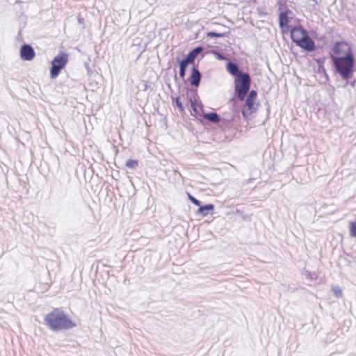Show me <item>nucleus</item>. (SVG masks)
I'll return each instance as SVG.
<instances>
[{"label":"nucleus","mask_w":356,"mask_h":356,"mask_svg":"<svg viewBox=\"0 0 356 356\" xmlns=\"http://www.w3.org/2000/svg\"><path fill=\"white\" fill-rule=\"evenodd\" d=\"M251 86V78L248 73L239 74L234 79V92L236 97L243 101L248 92Z\"/></svg>","instance_id":"nucleus-3"},{"label":"nucleus","mask_w":356,"mask_h":356,"mask_svg":"<svg viewBox=\"0 0 356 356\" xmlns=\"http://www.w3.org/2000/svg\"><path fill=\"white\" fill-rule=\"evenodd\" d=\"M296 44L308 52L314 51L316 47L314 42L308 34L301 40H298V43Z\"/></svg>","instance_id":"nucleus-6"},{"label":"nucleus","mask_w":356,"mask_h":356,"mask_svg":"<svg viewBox=\"0 0 356 356\" xmlns=\"http://www.w3.org/2000/svg\"><path fill=\"white\" fill-rule=\"evenodd\" d=\"M185 74H186V70H179V76H180L182 79H184V78Z\"/></svg>","instance_id":"nucleus-26"},{"label":"nucleus","mask_w":356,"mask_h":356,"mask_svg":"<svg viewBox=\"0 0 356 356\" xmlns=\"http://www.w3.org/2000/svg\"><path fill=\"white\" fill-rule=\"evenodd\" d=\"M199 208L196 212V215L202 216H206L209 213H211L214 210V205L212 204H208L204 206H198Z\"/></svg>","instance_id":"nucleus-13"},{"label":"nucleus","mask_w":356,"mask_h":356,"mask_svg":"<svg viewBox=\"0 0 356 356\" xmlns=\"http://www.w3.org/2000/svg\"><path fill=\"white\" fill-rule=\"evenodd\" d=\"M226 70L231 75L235 76V78L238 76L239 74L244 73L240 70L236 63L231 60L228 61L226 64Z\"/></svg>","instance_id":"nucleus-11"},{"label":"nucleus","mask_w":356,"mask_h":356,"mask_svg":"<svg viewBox=\"0 0 356 356\" xmlns=\"http://www.w3.org/2000/svg\"><path fill=\"white\" fill-rule=\"evenodd\" d=\"M188 197L189 199V200L193 203L194 204H195L196 206H200V204H201V202L200 200H198L197 199H196L195 197H193L192 195H191L190 193H188Z\"/></svg>","instance_id":"nucleus-21"},{"label":"nucleus","mask_w":356,"mask_h":356,"mask_svg":"<svg viewBox=\"0 0 356 356\" xmlns=\"http://www.w3.org/2000/svg\"><path fill=\"white\" fill-rule=\"evenodd\" d=\"M68 61V54L65 52H60L51 61V67L50 69V76L51 79L56 78L62 69L65 67Z\"/></svg>","instance_id":"nucleus-4"},{"label":"nucleus","mask_w":356,"mask_h":356,"mask_svg":"<svg viewBox=\"0 0 356 356\" xmlns=\"http://www.w3.org/2000/svg\"><path fill=\"white\" fill-rule=\"evenodd\" d=\"M33 48L28 44H24L20 49V56L24 60H31L35 57Z\"/></svg>","instance_id":"nucleus-7"},{"label":"nucleus","mask_w":356,"mask_h":356,"mask_svg":"<svg viewBox=\"0 0 356 356\" xmlns=\"http://www.w3.org/2000/svg\"><path fill=\"white\" fill-rule=\"evenodd\" d=\"M290 33L291 40L295 44L298 43V40H301L308 34L307 31L301 26H294L291 29Z\"/></svg>","instance_id":"nucleus-8"},{"label":"nucleus","mask_w":356,"mask_h":356,"mask_svg":"<svg viewBox=\"0 0 356 356\" xmlns=\"http://www.w3.org/2000/svg\"><path fill=\"white\" fill-rule=\"evenodd\" d=\"M349 231L352 237L356 238V220L349 222Z\"/></svg>","instance_id":"nucleus-17"},{"label":"nucleus","mask_w":356,"mask_h":356,"mask_svg":"<svg viewBox=\"0 0 356 356\" xmlns=\"http://www.w3.org/2000/svg\"><path fill=\"white\" fill-rule=\"evenodd\" d=\"M254 102L255 100L246 97L245 105L242 109V115L245 118H248L255 111Z\"/></svg>","instance_id":"nucleus-9"},{"label":"nucleus","mask_w":356,"mask_h":356,"mask_svg":"<svg viewBox=\"0 0 356 356\" xmlns=\"http://www.w3.org/2000/svg\"><path fill=\"white\" fill-rule=\"evenodd\" d=\"M334 292L337 297L342 296V291L340 289H334Z\"/></svg>","instance_id":"nucleus-25"},{"label":"nucleus","mask_w":356,"mask_h":356,"mask_svg":"<svg viewBox=\"0 0 356 356\" xmlns=\"http://www.w3.org/2000/svg\"><path fill=\"white\" fill-rule=\"evenodd\" d=\"M336 72L344 80L350 79L354 73L355 58L349 57H332L331 58Z\"/></svg>","instance_id":"nucleus-2"},{"label":"nucleus","mask_w":356,"mask_h":356,"mask_svg":"<svg viewBox=\"0 0 356 356\" xmlns=\"http://www.w3.org/2000/svg\"><path fill=\"white\" fill-rule=\"evenodd\" d=\"M68 188L67 185L65 184L60 181H58L56 184L54 192L56 194V195L59 197H65L67 193Z\"/></svg>","instance_id":"nucleus-12"},{"label":"nucleus","mask_w":356,"mask_h":356,"mask_svg":"<svg viewBox=\"0 0 356 356\" xmlns=\"http://www.w3.org/2000/svg\"><path fill=\"white\" fill-rule=\"evenodd\" d=\"M207 35L209 38H224L225 36V33H219L214 31H209Z\"/></svg>","instance_id":"nucleus-20"},{"label":"nucleus","mask_w":356,"mask_h":356,"mask_svg":"<svg viewBox=\"0 0 356 356\" xmlns=\"http://www.w3.org/2000/svg\"><path fill=\"white\" fill-rule=\"evenodd\" d=\"M126 166L129 168L134 169L138 165V161L134 159H128L125 163Z\"/></svg>","instance_id":"nucleus-18"},{"label":"nucleus","mask_w":356,"mask_h":356,"mask_svg":"<svg viewBox=\"0 0 356 356\" xmlns=\"http://www.w3.org/2000/svg\"><path fill=\"white\" fill-rule=\"evenodd\" d=\"M191 64L186 58H184L179 61V70H186L188 65Z\"/></svg>","instance_id":"nucleus-19"},{"label":"nucleus","mask_w":356,"mask_h":356,"mask_svg":"<svg viewBox=\"0 0 356 356\" xmlns=\"http://www.w3.org/2000/svg\"><path fill=\"white\" fill-rule=\"evenodd\" d=\"M173 102L175 103L176 106L179 108V110L181 111H184V106L182 105V103H181V102L180 100V97H176L175 99V100H173Z\"/></svg>","instance_id":"nucleus-22"},{"label":"nucleus","mask_w":356,"mask_h":356,"mask_svg":"<svg viewBox=\"0 0 356 356\" xmlns=\"http://www.w3.org/2000/svg\"><path fill=\"white\" fill-rule=\"evenodd\" d=\"M257 97V92L254 90H252L247 96V97L252 99L254 100H256Z\"/></svg>","instance_id":"nucleus-24"},{"label":"nucleus","mask_w":356,"mask_h":356,"mask_svg":"<svg viewBox=\"0 0 356 356\" xmlns=\"http://www.w3.org/2000/svg\"><path fill=\"white\" fill-rule=\"evenodd\" d=\"M203 118L213 123H218L220 121V115L216 112L204 113Z\"/></svg>","instance_id":"nucleus-15"},{"label":"nucleus","mask_w":356,"mask_h":356,"mask_svg":"<svg viewBox=\"0 0 356 356\" xmlns=\"http://www.w3.org/2000/svg\"><path fill=\"white\" fill-rule=\"evenodd\" d=\"M203 47L198 46L193 49L185 58L191 64L194 63V60L197 56L202 52Z\"/></svg>","instance_id":"nucleus-14"},{"label":"nucleus","mask_w":356,"mask_h":356,"mask_svg":"<svg viewBox=\"0 0 356 356\" xmlns=\"http://www.w3.org/2000/svg\"><path fill=\"white\" fill-rule=\"evenodd\" d=\"M332 51L330 58H332V57L353 56L351 47L345 41L337 42L332 47Z\"/></svg>","instance_id":"nucleus-5"},{"label":"nucleus","mask_w":356,"mask_h":356,"mask_svg":"<svg viewBox=\"0 0 356 356\" xmlns=\"http://www.w3.org/2000/svg\"><path fill=\"white\" fill-rule=\"evenodd\" d=\"M213 54H214L215 57L219 60H224L226 59V57L222 53L214 51Z\"/></svg>","instance_id":"nucleus-23"},{"label":"nucleus","mask_w":356,"mask_h":356,"mask_svg":"<svg viewBox=\"0 0 356 356\" xmlns=\"http://www.w3.org/2000/svg\"><path fill=\"white\" fill-rule=\"evenodd\" d=\"M202 74L197 67L193 66L189 81L191 86L197 87L201 81Z\"/></svg>","instance_id":"nucleus-10"},{"label":"nucleus","mask_w":356,"mask_h":356,"mask_svg":"<svg viewBox=\"0 0 356 356\" xmlns=\"http://www.w3.org/2000/svg\"><path fill=\"white\" fill-rule=\"evenodd\" d=\"M44 321L45 325L53 331L70 330L76 326L63 310L58 308L47 314Z\"/></svg>","instance_id":"nucleus-1"},{"label":"nucleus","mask_w":356,"mask_h":356,"mask_svg":"<svg viewBox=\"0 0 356 356\" xmlns=\"http://www.w3.org/2000/svg\"><path fill=\"white\" fill-rule=\"evenodd\" d=\"M279 21H280V26L281 27H284V26H286L289 22V18L287 16V13L282 12L280 14L279 17Z\"/></svg>","instance_id":"nucleus-16"},{"label":"nucleus","mask_w":356,"mask_h":356,"mask_svg":"<svg viewBox=\"0 0 356 356\" xmlns=\"http://www.w3.org/2000/svg\"><path fill=\"white\" fill-rule=\"evenodd\" d=\"M191 106L193 108V110L195 111V112H197V108L195 106V104L191 101Z\"/></svg>","instance_id":"nucleus-27"}]
</instances>
